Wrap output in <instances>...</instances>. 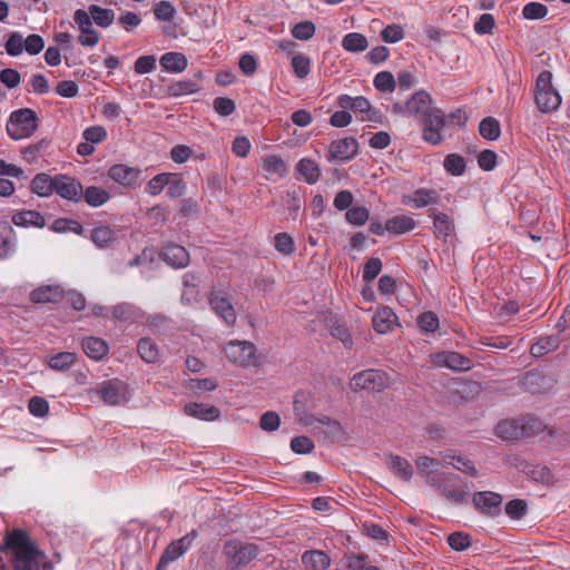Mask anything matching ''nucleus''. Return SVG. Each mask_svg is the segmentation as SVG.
<instances>
[{
  "mask_svg": "<svg viewBox=\"0 0 570 570\" xmlns=\"http://www.w3.org/2000/svg\"><path fill=\"white\" fill-rule=\"evenodd\" d=\"M432 96L421 89L412 94L405 102H395L392 110L401 116L413 118L423 125L422 139L433 146L443 140L442 129L445 127V114L432 107Z\"/></svg>",
  "mask_w": 570,
  "mask_h": 570,
  "instance_id": "1",
  "label": "nucleus"
},
{
  "mask_svg": "<svg viewBox=\"0 0 570 570\" xmlns=\"http://www.w3.org/2000/svg\"><path fill=\"white\" fill-rule=\"evenodd\" d=\"M1 549L10 554L14 570H40L43 554L24 531L7 533Z\"/></svg>",
  "mask_w": 570,
  "mask_h": 570,
  "instance_id": "2",
  "label": "nucleus"
},
{
  "mask_svg": "<svg viewBox=\"0 0 570 570\" xmlns=\"http://www.w3.org/2000/svg\"><path fill=\"white\" fill-rule=\"evenodd\" d=\"M39 127V117L31 108L13 110L8 118L6 130L13 140H22L31 137Z\"/></svg>",
  "mask_w": 570,
  "mask_h": 570,
  "instance_id": "3",
  "label": "nucleus"
},
{
  "mask_svg": "<svg viewBox=\"0 0 570 570\" xmlns=\"http://www.w3.org/2000/svg\"><path fill=\"white\" fill-rule=\"evenodd\" d=\"M535 104L544 112H551L561 105V96L552 86V73L543 70L539 73L535 82Z\"/></svg>",
  "mask_w": 570,
  "mask_h": 570,
  "instance_id": "4",
  "label": "nucleus"
},
{
  "mask_svg": "<svg viewBox=\"0 0 570 570\" xmlns=\"http://www.w3.org/2000/svg\"><path fill=\"white\" fill-rule=\"evenodd\" d=\"M259 549L255 543H243L237 540H228L223 548L227 567L230 570H239L257 558Z\"/></svg>",
  "mask_w": 570,
  "mask_h": 570,
  "instance_id": "5",
  "label": "nucleus"
},
{
  "mask_svg": "<svg viewBox=\"0 0 570 570\" xmlns=\"http://www.w3.org/2000/svg\"><path fill=\"white\" fill-rule=\"evenodd\" d=\"M431 484L441 491L442 495L453 504L466 501L469 485L455 474H441L438 479H431Z\"/></svg>",
  "mask_w": 570,
  "mask_h": 570,
  "instance_id": "6",
  "label": "nucleus"
},
{
  "mask_svg": "<svg viewBox=\"0 0 570 570\" xmlns=\"http://www.w3.org/2000/svg\"><path fill=\"white\" fill-rule=\"evenodd\" d=\"M390 385V376L382 370L368 368L353 375L351 389L354 392H381Z\"/></svg>",
  "mask_w": 570,
  "mask_h": 570,
  "instance_id": "7",
  "label": "nucleus"
},
{
  "mask_svg": "<svg viewBox=\"0 0 570 570\" xmlns=\"http://www.w3.org/2000/svg\"><path fill=\"white\" fill-rule=\"evenodd\" d=\"M96 392L106 404L112 406L125 404L131 397L128 384L119 379L101 382Z\"/></svg>",
  "mask_w": 570,
  "mask_h": 570,
  "instance_id": "8",
  "label": "nucleus"
},
{
  "mask_svg": "<svg viewBox=\"0 0 570 570\" xmlns=\"http://www.w3.org/2000/svg\"><path fill=\"white\" fill-rule=\"evenodd\" d=\"M197 537V531L191 530L180 539L171 541L161 553L156 570H165L171 562L185 554L191 548Z\"/></svg>",
  "mask_w": 570,
  "mask_h": 570,
  "instance_id": "9",
  "label": "nucleus"
},
{
  "mask_svg": "<svg viewBox=\"0 0 570 570\" xmlns=\"http://www.w3.org/2000/svg\"><path fill=\"white\" fill-rule=\"evenodd\" d=\"M209 306L217 317L227 326H233L236 322V312L230 297L225 289L214 288L209 294Z\"/></svg>",
  "mask_w": 570,
  "mask_h": 570,
  "instance_id": "10",
  "label": "nucleus"
},
{
  "mask_svg": "<svg viewBox=\"0 0 570 570\" xmlns=\"http://www.w3.org/2000/svg\"><path fill=\"white\" fill-rule=\"evenodd\" d=\"M226 357L240 366H249L255 363L256 346L249 341H230L224 347Z\"/></svg>",
  "mask_w": 570,
  "mask_h": 570,
  "instance_id": "11",
  "label": "nucleus"
},
{
  "mask_svg": "<svg viewBox=\"0 0 570 570\" xmlns=\"http://www.w3.org/2000/svg\"><path fill=\"white\" fill-rule=\"evenodd\" d=\"M503 498L493 491H478L472 495V504L481 514L497 518L502 511Z\"/></svg>",
  "mask_w": 570,
  "mask_h": 570,
  "instance_id": "12",
  "label": "nucleus"
},
{
  "mask_svg": "<svg viewBox=\"0 0 570 570\" xmlns=\"http://www.w3.org/2000/svg\"><path fill=\"white\" fill-rule=\"evenodd\" d=\"M73 22L79 30L78 41L83 47H95L100 40V35L94 28V21L90 14L83 9H77L73 12Z\"/></svg>",
  "mask_w": 570,
  "mask_h": 570,
  "instance_id": "13",
  "label": "nucleus"
},
{
  "mask_svg": "<svg viewBox=\"0 0 570 570\" xmlns=\"http://www.w3.org/2000/svg\"><path fill=\"white\" fill-rule=\"evenodd\" d=\"M358 153V142L353 137L333 140L330 144L326 159L328 161H348Z\"/></svg>",
  "mask_w": 570,
  "mask_h": 570,
  "instance_id": "14",
  "label": "nucleus"
},
{
  "mask_svg": "<svg viewBox=\"0 0 570 570\" xmlns=\"http://www.w3.org/2000/svg\"><path fill=\"white\" fill-rule=\"evenodd\" d=\"M55 193L72 203H79L82 200L83 187L80 181L76 178L67 175L55 176Z\"/></svg>",
  "mask_w": 570,
  "mask_h": 570,
  "instance_id": "15",
  "label": "nucleus"
},
{
  "mask_svg": "<svg viewBox=\"0 0 570 570\" xmlns=\"http://www.w3.org/2000/svg\"><path fill=\"white\" fill-rule=\"evenodd\" d=\"M336 104L342 109L365 114L366 117L362 118V120L376 121L377 119V111L373 110L370 101L363 96L351 97L348 95H340Z\"/></svg>",
  "mask_w": 570,
  "mask_h": 570,
  "instance_id": "16",
  "label": "nucleus"
},
{
  "mask_svg": "<svg viewBox=\"0 0 570 570\" xmlns=\"http://www.w3.org/2000/svg\"><path fill=\"white\" fill-rule=\"evenodd\" d=\"M140 174V169L124 164L112 165L108 169V177L127 188H135L139 185Z\"/></svg>",
  "mask_w": 570,
  "mask_h": 570,
  "instance_id": "17",
  "label": "nucleus"
},
{
  "mask_svg": "<svg viewBox=\"0 0 570 570\" xmlns=\"http://www.w3.org/2000/svg\"><path fill=\"white\" fill-rule=\"evenodd\" d=\"M160 257L173 268H184L189 264L190 257L186 248L178 244H167L160 252Z\"/></svg>",
  "mask_w": 570,
  "mask_h": 570,
  "instance_id": "18",
  "label": "nucleus"
},
{
  "mask_svg": "<svg viewBox=\"0 0 570 570\" xmlns=\"http://www.w3.org/2000/svg\"><path fill=\"white\" fill-rule=\"evenodd\" d=\"M436 362L456 372L470 371L474 363L459 352H443L436 355Z\"/></svg>",
  "mask_w": 570,
  "mask_h": 570,
  "instance_id": "19",
  "label": "nucleus"
},
{
  "mask_svg": "<svg viewBox=\"0 0 570 570\" xmlns=\"http://www.w3.org/2000/svg\"><path fill=\"white\" fill-rule=\"evenodd\" d=\"M373 328L379 334H387L397 325V316L389 306L379 308L372 318Z\"/></svg>",
  "mask_w": 570,
  "mask_h": 570,
  "instance_id": "20",
  "label": "nucleus"
},
{
  "mask_svg": "<svg viewBox=\"0 0 570 570\" xmlns=\"http://www.w3.org/2000/svg\"><path fill=\"white\" fill-rule=\"evenodd\" d=\"M440 194L434 189L420 188L403 198V203L415 209L438 204Z\"/></svg>",
  "mask_w": 570,
  "mask_h": 570,
  "instance_id": "21",
  "label": "nucleus"
},
{
  "mask_svg": "<svg viewBox=\"0 0 570 570\" xmlns=\"http://www.w3.org/2000/svg\"><path fill=\"white\" fill-rule=\"evenodd\" d=\"M262 168L267 179L277 181L286 176L287 165L282 157L277 155H267L263 157Z\"/></svg>",
  "mask_w": 570,
  "mask_h": 570,
  "instance_id": "22",
  "label": "nucleus"
},
{
  "mask_svg": "<svg viewBox=\"0 0 570 570\" xmlns=\"http://www.w3.org/2000/svg\"><path fill=\"white\" fill-rule=\"evenodd\" d=\"M81 347L85 354L95 361L102 360L109 352L108 343L105 340L95 336L82 338Z\"/></svg>",
  "mask_w": 570,
  "mask_h": 570,
  "instance_id": "23",
  "label": "nucleus"
},
{
  "mask_svg": "<svg viewBox=\"0 0 570 570\" xmlns=\"http://www.w3.org/2000/svg\"><path fill=\"white\" fill-rule=\"evenodd\" d=\"M184 412L188 416L203 421H215L220 415V411L216 406L196 402L187 403Z\"/></svg>",
  "mask_w": 570,
  "mask_h": 570,
  "instance_id": "24",
  "label": "nucleus"
},
{
  "mask_svg": "<svg viewBox=\"0 0 570 570\" xmlns=\"http://www.w3.org/2000/svg\"><path fill=\"white\" fill-rule=\"evenodd\" d=\"M429 215L433 218L434 234L438 237H442L443 240H446V238L454 232L453 219L448 214L441 213L434 208L429 210Z\"/></svg>",
  "mask_w": 570,
  "mask_h": 570,
  "instance_id": "25",
  "label": "nucleus"
},
{
  "mask_svg": "<svg viewBox=\"0 0 570 570\" xmlns=\"http://www.w3.org/2000/svg\"><path fill=\"white\" fill-rule=\"evenodd\" d=\"M63 297V289L58 285H45L30 293L33 303H57Z\"/></svg>",
  "mask_w": 570,
  "mask_h": 570,
  "instance_id": "26",
  "label": "nucleus"
},
{
  "mask_svg": "<svg viewBox=\"0 0 570 570\" xmlns=\"http://www.w3.org/2000/svg\"><path fill=\"white\" fill-rule=\"evenodd\" d=\"M16 232L8 222H0V258L10 257L16 250Z\"/></svg>",
  "mask_w": 570,
  "mask_h": 570,
  "instance_id": "27",
  "label": "nucleus"
},
{
  "mask_svg": "<svg viewBox=\"0 0 570 570\" xmlns=\"http://www.w3.org/2000/svg\"><path fill=\"white\" fill-rule=\"evenodd\" d=\"M12 223L19 227L41 228L46 225V219L39 212L33 209H27L14 213L12 215Z\"/></svg>",
  "mask_w": 570,
  "mask_h": 570,
  "instance_id": "28",
  "label": "nucleus"
},
{
  "mask_svg": "<svg viewBox=\"0 0 570 570\" xmlns=\"http://www.w3.org/2000/svg\"><path fill=\"white\" fill-rule=\"evenodd\" d=\"M303 564L311 570H327L331 558L322 550H307L302 554Z\"/></svg>",
  "mask_w": 570,
  "mask_h": 570,
  "instance_id": "29",
  "label": "nucleus"
},
{
  "mask_svg": "<svg viewBox=\"0 0 570 570\" xmlns=\"http://www.w3.org/2000/svg\"><path fill=\"white\" fill-rule=\"evenodd\" d=\"M159 63L167 72L179 73L187 68L188 60L184 53L170 51L160 57Z\"/></svg>",
  "mask_w": 570,
  "mask_h": 570,
  "instance_id": "30",
  "label": "nucleus"
},
{
  "mask_svg": "<svg viewBox=\"0 0 570 570\" xmlns=\"http://www.w3.org/2000/svg\"><path fill=\"white\" fill-rule=\"evenodd\" d=\"M55 177H51L45 173L37 174L32 178L30 185L31 191L40 197L51 196L55 193Z\"/></svg>",
  "mask_w": 570,
  "mask_h": 570,
  "instance_id": "31",
  "label": "nucleus"
},
{
  "mask_svg": "<svg viewBox=\"0 0 570 570\" xmlns=\"http://www.w3.org/2000/svg\"><path fill=\"white\" fill-rule=\"evenodd\" d=\"M118 237V230L107 225H101L92 229L91 240L99 248L110 247Z\"/></svg>",
  "mask_w": 570,
  "mask_h": 570,
  "instance_id": "32",
  "label": "nucleus"
},
{
  "mask_svg": "<svg viewBox=\"0 0 570 570\" xmlns=\"http://www.w3.org/2000/svg\"><path fill=\"white\" fill-rule=\"evenodd\" d=\"M416 222L407 215H397L385 222V228L393 235H401L415 228Z\"/></svg>",
  "mask_w": 570,
  "mask_h": 570,
  "instance_id": "33",
  "label": "nucleus"
},
{
  "mask_svg": "<svg viewBox=\"0 0 570 570\" xmlns=\"http://www.w3.org/2000/svg\"><path fill=\"white\" fill-rule=\"evenodd\" d=\"M387 464L394 475L400 480L407 482L412 479L414 473L413 466L406 459L400 455H391Z\"/></svg>",
  "mask_w": 570,
  "mask_h": 570,
  "instance_id": "34",
  "label": "nucleus"
},
{
  "mask_svg": "<svg viewBox=\"0 0 570 570\" xmlns=\"http://www.w3.org/2000/svg\"><path fill=\"white\" fill-rule=\"evenodd\" d=\"M200 90V85L194 79H181L167 87V94L171 98L191 95Z\"/></svg>",
  "mask_w": 570,
  "mask_h": 570,
  "instance_id": "35",
  "label": "nucleus"
},
{
  "mask_svg": "<svg viewBox=\"0 0 570 570\" xmlns=\"http://www.w3.org/2000/svg\"><path fill=\"white\" fill-rule=\"evenodd\" d=\"M86 11L90 14L94 23L100 28H108L115 21V11L112 9L102 8L98 4H90Z\"/></svg>",
  "mask_w": 570,
  "mask_h": 570,
  "instance_id": "36",
  "label": "nucleus"
},
{
  "mask_svg": "<svg viewBox=\"0 0 570 570\" xmlns=\"http://www.w3.org/2000/svg\"><path fill=\"white\" fill-rule=\"evenodd\" d=\"M523 472L538 483L552 484L554 481L553 474L546 465L527 463L523 468Z\"/></svg>",
  "mask_w": 570,
  "mask_h": 570,
  "instance_id": "37",
  "label": "nucleus"
},
{
  "mask_svg": "<svg viewBox=\"0 0 570 570\" xmlns=\"http://www.w3.org/2000/svg\"><path fill=\"white\" fill-rule=\"evenodd\" d=\"M296 170L303 176L308 185L317 183L321 176V169L317 163L311 158H302L297 165Z\"/></svg>",
  "mask_w": 570,
  "mask_h": 570,
  "instance_id": "38",
  "label": "nucleus"
},
{
  "mask_svg": "<svg viewBox=\"0 0 570 570\" xmlns=\"http://www.w3.org/2000/svg\"><path fill=\"white\" fill-rule=\"evenodd\" d=\"M110 194L102 187L98 186H88L83 189L82 199L90 207H100L105 205L110 199Z\"/></svg>",
  "mask_w": 570,
  "mask_h": 570,
  "instance_id": "39",
  "label": "nucleus"
},
{
  "mask_svg": "<svg viewBox=\"0 0 570 570\" xmlns=\"http://www.w3.org/2000/svg\"><path fill=\"white\" fill-rule=\"evenodd\" d=\"M137 351L140 357L147 363L158 360L159 350L157 344L149 337H142L137 343Z\"/></svg>",
  "mask_w": 570,
  "mask_h": 570,
  "instance_id": "40",
  "label": "nucleus"
},
{
  "mask_svg": "<svg viewBox=\"0 0 570 570\" xmlns=\"http://www.w3.org/2000/svg\"><path fill=\"white\" fill-rule=\"evenodd\" d=\"M444 459H445L446 464L452 465L456 470H459L470 476H475L478 474L474 463L465 456L454 455V454H445Z\"/></svg>",
  "mask_w": 570,
  "mask_h": 570,
  "instance_id": "41",
  "label": "nucleus"
},
{
  "mask_svg": "<svg viewBox=\"0 0 570 570\" xmlns=\"http://www.w3.org/2000/svg\"><path fill=\"white\" fill-rule=\"evenodd\" d=\"M77 361V354L72 352H60L48 358V365L56 371H65L71 367Z\"/></svg>",
  "mask_w": 570,
  "mask_h": 570,
  "instance_id": "42",
  "label": "nucleus"
},
{
  "mask_svg": "<svg viewBox=\"0 0 570 570\" xmlns=\"http://www.w3.org/2000/svg\"><path fill=\"white\" fill-rule=\"evenodd\" d=\"M367 45L366 37L358 32H350L342 40V47L348 52H362Z\"/></svg>",
  "mask_w": 570,
  "mask_h": 570,
  "instance_id": "43",
  "label": "nucleus"
},
{
  "mask_svg": "<svg viewBox=\"0 0 570 570\" xmlns=\"http://www.w3.org/2000/svg\"><path fill=\"white\" fill-rule=\"evenodd\" d=\"M274 248L284 256H291L295 253L296 246L293 237L285 232L277 233L273 239Z\"/></svg>",
  "mask_w": 570,
  "mask_h": 570,
  "instance_id": "44",
  "label": "nucleus"
},
{
  "mask_svg": "<svg viewBox=\"0 0 570 570\" xmlns=\"http://www.w3.org/2000/svg\"><path fill=\"white\" fill-rule=\"evenodd\" d=\"M558 347L559 338L557 336H546L531 346L530 353L534 357H541L549 352L556 351Z\"/></svg>",
  "mask_w": 570,
  "mask_h": 570,
  "instance_id": "45",
  "label": "nucleus"
},
{
  "mask_svg": "<svg viewBox=\"0 0 570 570\" xmlns=\"http://www.w3.org/2000/svg\"><path fill=\"white\" fill-rule=\"evenodd\" d=\"M479 132L487 140H497L501 134L500 124L495 118L487 117L481 120Z\"/></svg>",
  "mask_w": 570,
  "mask_h": 570,
  "instance_id": "46",
  "label": "nucleus"
},
{
  "mask_svg": "<svg viewBox=\"0 0 570 570\" xmlns=\"http://www.w3.org/2000/svg\"><path fill=\"white\" fill-rule=\"evenodd\" d=\"M443 166L448 174L452 176H461L465 171L466 164L461 155L450 154L445 157Z\"/></svg>",
  "mask_w": 570,
  "mask_h": 570,
  "instance_id": "47",
  "label": "nucleus"
},
{
  "mask_svg": "<svg viewBox=\"0 0 570 570\" xmlns=\"http://www.w3.org/2000/svg\"><path fill=\"white\" fill-rule=\"evenodd\" d=\"M495 434L504 440L517 439L520 434V425L517 421H501L495 426Z\"/></svg>",
  "mask_w": 570,
  "mask_h": 570,
  "instance_id": "48",
  "label": "nucleus"
},
{
  "mask_svg": "<svg viewBox=\"0 0 570 570\" xmlns=\"http://www.w3.org/2000/svg\"><path fill=\"white\" fill-rule=\"evenodd\" d=\"M167 195L170 198L181 197L186 191V183L180 174L168 173Z\"/></svg>",
  "mask_w": 570,
  "mask_h": 570,
  "instance_id": "49",
  "label": "nucleus"
},
{
  "mask_svg": "<svg viewBox=\"0 0 570 570\" xmlns=\"http://www.w3.org/2000/svg\"><path fill=\"white\" fill-rule=\"evenodd\" d=\"M23 38L19 31L10 32L4 43L6 52L11 57L20 56L24 50Z\"/></svg>",
  "mask_w": 570,
  "mask_h": 570,
  "instance_id": "50",
  "label": "nucleus"
},
{
  "mask_svg": "<svg viewBox=\"0 0 570 570\" xmlns=\"http://www.w3.org/2000/svg\"><path fill=\"white\" fill-rule=\"evenodd\" d=\"M374 87L382 92H393L396 88V80L390 71H381L375 75Z\"/></svg>",
  "mask_w": 570,
  "mask_h": 570,
  "instance_id": "51",
  "label": "nucleus"
},
{
  "mask_svg": "<svg viewBox=\"0 0 570 570\" xmlns=\"http://www.w3.org/2000/svg\"><path fill=\"white\" fill-rule=\"evenodd\" d=\"M505 514L512 520H521L528 513V504L522 499H513L504 507Z\"/></svg>",
  "mask_w": 570,
  "mask_h": 570,
  "instance_id": "52",
  "label": "nucleus"
},
{
  "mask_svg": "<svg viewBox=\"0 0 570 570\" xmlns=\"http://www.w3.org/2000/svg\"><path fill=\"white\" fill-rule=\"evenodd\" d=\"M291 63L295 76L299 79L307 77L311 71V60L304 53L294 55Z\"/></svg>",
  "mask_w": 570,
  "mask_h": 570,
  "instance_id": "53",
  "label": "nucleus"
},
{
  "mask_svg": "<svg viewBox=\"0 0 570 570\" xmlns=\"http://www.w3.org/2000/svg\"><path fill=\"white\" fill-rule=\"evenodd\" d=\"M417 325L425 333H434L439 330L440 320L434 312L428 311L419 315Z\"/></svg>",
  "mask_w": 570,
  "mask_h": 570,
  "instance_id": "54",
  "label": "nucleus"
},
{
  "mask_svg": "<svg viewBox=\"0 0 570 570\" xmlns=\"http://www.w3.org/2000/svg\"><path fill=\"white\" fill-rule=\"evenodd\" d=\"M155 18L159 21L170 22L176 16V8L169 1H160L154 6Z\"/></svg>",
  "mask_w": 570,
  "mask_h": 570,
  "instance_id": "55",
  "label": "nucleus"
},
{
  "mask_svg": "<svg viewBox=\"0 0 570 570\" xmlns=\"http://www.w3.org/2000/svg\"><path fill=\"white\" fill-rule=\"evenodd\" d=\"M168 183V173L158 174L148 180L145 191L150 196H158Z\"/></svg>",
  "mask_w": 570,
  "mask_h": 570,
  "instance_id": "56",
  "label": "nucleus"
},
{
  "mask_svg": "<svg viewBox=\"0 0 570 570\" xmlns=\"http://www.w3.org/2000/svg\"><path fill=\"white\" fill-rule=\"evenodd\" d=\"M368 217V209L365 208L364 206H353L345 214L346 220L355 226L364 225Z\"/></svg>",
  "mask_w": 570,
  "mask_h": 570,
  "instance_id": "57",
  "label": "nucleus"
},
{
  "mask_svg": "<svg viewBox=\"0 0 570 570\" xmlns=\"http://www.w3.org/2000/svg\"><path fill=\"white\" fill-rule=\"evenodd\" d=\"M315 24L311 21H302L292 28V36L295 39L307 41L315 35Z\"/></svg>",
  "mask_w": 570,
  "mask_h": 570,
  "instance_id": "58",
  "label": "nucleus"
},
{
  "mask_svg": "<svg viewBox=\"0 0 570 570\" xmlns=\"http://www.w3.org/2000/svg\"><path fill=\"white\" fill-rule=\"evenodd\" d=\"M52 229L58 233L71 232L79 235L82 233L83 228L82 225L77 220L59 218L53 222Z\"/></svg>",
  "mask_w": 570,
  "mask_h": 570,
  "instance_id": "59",
  "label": "nucleus"
},
{
  "mask_svg": "<svg viewBox=\"0 0 570 570\" xmlns=\"http://www.w3.org/2000/svg\"><path fill=\"white\" fill-rule=\"evenodd\" d=\"M448 543L455 551H464L471 546V537L461 531L453 532L448 537Z\"/></svg>",
  "mask_w": 570,
  "mask_h": 570,
  "instance_id": "60",
  "label": "nucleus"
},
{
  "mask_svg": "<svg viewBox=\"0 0 570 570\" xmlns=\"http://www.w3.org/2000/svg\"><path fill=\"white\" fill-rule=\"evenodd\" d=\"M548 8L540 2H529L522 9V14L525 19L537 20L547 16Z\"/></svg>",
  "mask_w": 570,
  "mask_h": 570,
  "instance_id": "61",
  "label": "nucleus"
},
{
  "mask_svg": "<svg viewBox=\"0 0 570 570\" xmlns=\"http://www.w3.org/2000/svg\"><path fill=\"white\" fill-rule=\"evenodd\" d=\"M29 86L30 88L27 90L36 95H46L50 90L48 79L41 73L32 75L29 79Z\"/></svg>",
  "mask_w": 570,
  "mask_h": 570,
  "instance_id": "62",
  "label": "nucleus"
},
{
  "mask_svg": "<svg viewBox=\"0 0 570 570\" xmlns=\"http://www.w3.org/2000/svg\"><path fill=\"white\" fill-rule=\"evenodd\" d=\"M214 110L222 117L230 116L235 109L236 105L233 99L227 97H217L213 101Z\"/></svg>",
  "mask_w": 570,
  "mask_h": 570,
  "instance_id": "63",
  "label": "nucleus"
},
{
  "mask_svg": "<svg viewBox=\"0 0 570 570\" xmlns=\"http://www.w3.org/2000/svg\"><path fill=\"white\" fill-rule=\"evenodd\" d=\"M24 50L31 56L40 53L45 48V40L40 35L32 33L23 38Z\"/></svg>",
  "mask_w": 570,
  "mask_h": 570,
  "instance_id": "64",
  "label": "nucleus"
}]
</instances>
